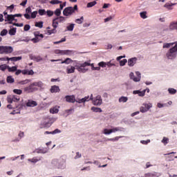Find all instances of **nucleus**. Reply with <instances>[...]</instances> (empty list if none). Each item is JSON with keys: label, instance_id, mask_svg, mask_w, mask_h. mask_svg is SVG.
Listing matches in <instances>:
<instances>
[{"label": "nucleus", "instance_id": "nucleus-1", "mask_svg": "<svg viewBox=\"0 0 177 177\" xmlns=\"http://www.w3.org/2000/svg\"><path fill=\"white\" fill-rule=\"evenodd\" d=\"M88 66H91L92 71H100V67H95L94 64H91V60L88 62H84V63L79 64L78 65H76V70L79 73H85L88 71V68H86Z\"/></svg>", "mask_w": 177, "mask_h": 177}, {"label": "nucleus", "instance_id": "nucleus-2", "mask_svg": "<svg viewBox=\"0 0 177 177\" xmlns=\"http://www.w3.org/2000/svg\"><path fill=\"white\" fill-rule=\"evenodd\" d=\"M51 169H64L66 168V160L62 159H53L50 165Z\"/></svg>", "mask_w": 177, "mask_h": 177}, {"label": "nucleus", "instance_id": "nucleus-3", "mask_svg": "<svg viewBox=\"0 0 177 177\" xmlns=\"http://www.w3.org/2000/svg\"><path fill=\"white\" fill-rule=\"evenodd\" d=\"M177 55V44L176 45L169 48V50L166 53V57L169 60H174V59L176 58Z\"/></svg>", "mask_w": 177, "mask_h": 177}, {"label": "nucleus", "instance_id": "nucleus-4", "mask_svg": "<svg viewBox=\"0 0 177 177\" xmlns=\"http://www.w3.org/2000/svg\"><path fill=\"white\" fill-rule=\"evenodd\" d=\"M78 6L77 5H75L74 7H67L65 8L63 11L64 16H66V17H68L71 16L75 12V10H77Z\"/></svg>", "mask_w": 177, "mask_h": 177}, {"label": "nucleus", "instance_id": "nucleus-5", "mask_svg": "<svg viewBox=\"0 0 177 177\" xmlns=\"http://www.w3.org/2000/svg\"><path fill=\"white\" fill-rule=\"evenodd\" d=\"M13 52V47L9 46H0V55H9Z\"/></svg>", "mask_w": 177, "mask_h": 177}, {"label": "nucleus", "instance_id": "nucleus-6", "mask_svg": "<svg viewBox=\"0 0 177 177\" xmlns=\"http://www.w3.org/2000/svg\"><path fill=\"white\" fill-rule=\"evenodd\" d=\"M57 120V118H51L50 119L47 118L44 120L42 124L44 125V128H49V127H50V125H52V124H53V122Z\"/></svg>", "mask_w": 177, "mask_h": 177}, {"label": "nucleus", "instance_id": "nucleus-7", "mask_svg": "<svg viewBox=\"0 0 177 177\" xmlns=\"http://www.w3.org/2000/svg\"><path fill=\"white\" fill-rule=\"evenodd\" d=\"M136 75H137V77H135V74L133 72L130 73L129 74L130 80H133L134 82H140L142 78V74L139 71H136Z\"/></svg>", "mask_w": 177, "mask_h": 177}, {"label": "nucleus", "instance_id": "nucleus-8", "mask_svg": "<svg viewBox=\"0 0 177 177\" xmlns=\"http://www.w3.org/2000/svg\"><path fill=\"white\" fill-rule=\"evenodd\" d=\"M153 107V104L151 103H148V104H143L142 106L140 108V111L141 113H147L149 109Z\"/></svg>", "mask_w": 177, "mask_h": 177}, {"label": "nucleus", "instance_id": "nucleus-9", "mask_svg": "<svg viewBox=\"0 0 177 177\" xmlns=\"http://www.w3.org/2000/svg\"><path fill=\"white\" fill-rule=\"evenodd\" d=\"M24 91L26 93H31L32 92H35V91H38V88L35 87L34 85H32V83L28 86L25 87Z\"/></svg>", "mask_w": 177, "mask_h": 177}, {"label": "nucleus", "instance_id": "nucleus-10", "mask_svg": "<svg viewBox=\"0 0 177 177\" xmlns=\"http://www.w3.org/2000/svg\"><path fill=\"white\" fill-rule=\"evenodd\" d=\"M103 103V100H102V96L97 95L93 100V104L94 106H102V104Z\"/></svg>", "mask_w": 177, "mask_h": 177}, {"label": "nucleus", "instance_id": "nucleus-11", "mask_svg": "<svg viewBox=\"0 0 177 177\" xmlns=\"http://www.w3.org/2000/svg\"><path fill=\"white\" fill-rule=\"evenodd\" d=\"M137 62L138 57H134L128 59L127 65L129 66V67H133V66H135V64H136Z\"/></svg>", "mask_w": 177, "mask_h": 177}, {"label": "nucleus", "instance_id": "nucleus-12", "mask_svg": "<svg viewBox=\"0 0 177 177\" xmlns=\"http://www.w3.org/2000/svg\"><path fill=\"white\" fill-rule=\"evenodd\" d=\"M65 99L68 103H75V95H66L65 97Z\"/></svg>", "mask_w": 177, "mask_h": 177}, {"label": "nucleus", "instance_id": "nucleus-13", "mask_svg": "<svg viewBox=\"0 0 177 177\" xmlns=\"http://www.w3.org/2000/svg\"><path fill=\"white\" fill-rule=\"evenodd\" d=\"M75 68H77V66H68L66 67V73L67 74H73V73H75Z\"/></svg>", "mask_w": 177, "mask_h": 177}, {"label": "nucleus", "instance_id": "nucleus-14", "mask_svg": "<svg viewBox=\"0 0 177 177\" xmlns=\"http://www.w3.org/2000/svg\"><path fill=\"white\" fill-rule=\"evenodd\" d=\"M26 106L27 107H35L36 106H38V103L32 100H28L26 102Z\"/></svg>", "mask_w": 177, "mask_h": 177}, {"label": "nucleus", "instance_id": "nucleus-15", "mask_svg": "<svg viewBox=\"0 0 177 177\" xmlns=\"http://www.w3.org/2000/svg\"><path fill=\"white\" fill-rule=\"evenodd\" d=\"M15 15H7L5 21H9V24H12V21H15Z\"/></svg>", "mask_w": 177, "mask_h": 177}, {"label": "nucleus", "instance_id": "nucleus-16", "mask_svg": "<svg viewBox=\"0 0 177 177\" xmlns=\"http://www.w3.org/2000/svg\"><path fill=\"white\" fill-rule=\"evenodd\" d=\"M51 93H57V92H60V88L59 86H52L50 89Z\"/></svg>", "mask_w": 177, "mask_h": 177}, {"label": "nucleus", "instance_id": "nucleus-17", "mask_svg": "<svg viewBox=\"0 0 177 177\" xmlns=\"http://www.w3.org/2000/svg\"><path fill=\"white\" fill-rule=\"evenodd\" d=\"M22 74L24 75H34V71L28 70V69H24V70H22Z\"/></svg>", "mask_w": 177, "mask_h": 177}, {"label": "nucleus", "instance_id": "nucleus-18", "mask_svg": "<svg viewBox=\"0 0 177 177\" xmlns=\"http://www.w3.org/2000/svg\"><path fill=\"white\" fill-rule=\"evenodd\" d=\"M124 131L123 127H113L111 129V133H115V132H122Z\"/></svg>", "mask_w": 177, "mask_h": 177}, {"label": "nucleus", "instance_id": "nucleus-19", "mask_svg": "<svg viewBox=\"0 0 177 177\" xmlns=\"http://www.w3.org/2000/svg\"><path fill=\"white\" fill-rule=\"evenodd\" d=\"M133 95H138V96L143 97L145 96L146 93V90H144L142 91H140L139 90L133 91Z\"/></svg>", "mask_w": 177, "mask_h": 177}, {"label": "nucleus", "instance_id": "nucleus-20", "mask_svg": "<svg viewBox=\"0 0 177 177\" xmlns=\"http://www.w3.org/2000/svg\"><path fill=\"white\" fill-rule=\"evenodd\" d=\"M160 174L157 172L147 173L145 175V177H159Z\"/></svg>", "mask_w": 177, "mask_h": 177}, {"label": "nucleus", "instance_id": "nucleus-21", "mask_svg": "<svg viewBox=\"0 0 177 177\" xmlns=\"http://www.w3.org/2000/svg\"><path fill=\"white\" fill-rule=\"evenodd\" d=\"M176 5V3H165L164 5V8H166L168 10H172L173 8L172 6H175Z\"/></svg>", "mask_w": 177, "mask_h": 177}, {"label": "nucleus", "instance_id": "nucleus-22", "mask_svg": "<svg viewBox=\"0 0 177 177\" xmlns=\"http://www.w3.org/2000/svg\"><path fill=\"white\" fill-rule=\"evenodd\" d=\"M54 53L56 55H59L60 56H63V55H66V50H59V49H57V50H54Z\"/></svg>", "mask_w": 177, "mask_h": 177}, {"label": "nucleus", "instance_id": "nucleus-23", "mask_svg": "<svg viewBox=\"0 0 177 177\" xmlns=\"http://www.w3.org/2000/svg\"><path fill=\"white\" fill-rule=\"evenodd\" d=\"M175 45V42L173 43H164L163 44V49H169L172 46Z\"/></svg>", "mask_w": 177, "mask_h": 177}, {"label": "nucleus", "instance_id": "nucleus-24", "mask_svg": "<svg viewBox=\"0 0 177 177\" xmlns=\"http://www.w3.org/2000/svg\"><path fill=\"white\" fill-rule=\"evenodd\" d=\"M74 62L71 58H66L64 61H61V64H71V63H73Z\"/></svg>", "mask_w": 177, "mask_h": 177}, {"label": "nucleus", "instance_id": "nucleus-25", "mask_svg": "<svg viewBox=\"0 0 177 177\" xmlns=\"http://www.w3.org/2000/svg\"><path fill=\"white\" fill-rule=\"evenodd\" d=\"M34 86H38V88H44V83L42 82H35L32 83Z\"/></svg>", "mask_w": 177, "mask_h": 177}, {"label": "nucleus", "instance_id": "nucleus-26", "mask_svg": "<svg viewBox=\"0 0 177 177\" xmlns=\"http://www.w3.org/2000/svg\"><path fill=\"white\" fill-rule=\"evenodd\" d=\"M41 159L37 158V157H34L33 158L28 159V161H29V162H32V164H37V162H38V161H39Z\"/></svg>", "mask_w": 177, "mask_h": 177}, {"label": "nucleus", "instance_id": "nucleus-27", "mask_svg": "<svg viewBox=\"0 0 177 177\" xmlns=\"http://www.w3.org/2000/svg\"><path fill=\"white\" fill-rule=\"evenodd\" d=\"M128 102V97L122 96L119 98V103H127Z\"/></svg>", "mask_w": 177, "mask_h": 177}, {"label": "nucleus", "instance_id": "nucleus-28", "mask_svg": "<svg viewBox=\"0 0 177 177\" xmlns=\"http://www.w3.org/2000/svg\"><path fill=\"white\" fill-rule=\"evenodd\" d=\"M50 113L51 114H57V113H59V109H57V106H55V107H53V108H51V109H50Z\"/></svg>", "mask_w": 177, "mask_h": 177}, {"label": "nucleus", "instance_id": "nucleus-29", "mask_svg": "<svg viewBox=\"0 0 177 177\" xmlns=\"http://www.w3.org/2000/svg\"><path fill=\"white\" fill-rule=\"evenodd\" d=\"M57 26H59V20L55 18L53 20V28H57Z\"/></svg>", "mask_w": 177, "mask_h": 177}, {"label": "nucleus", "instance_id": "nucleus-30", "mask_svg": "<svg viewBox=\"0 0 177 177\" xmlns=\"http://www.w3.org/2000/svg\"><path fill=\"white\" fill-rule=\"evenodd\" d=\"M8 71L9 73H15V71H17V66H8Z\"/></svg>", "mask_w": 177, "mask_h": 177}, {"label": "nucleus", "instance_id": "nucleus-31", "mask_svg": "<svg viewBox=\"0 0 177 177\" xmlns=\"http://www.w3.org/2000/svg\"><path fill=\"white\" fill-rule=\"evenodd\" d=\"M91 111L94 113H102V111H103L101 108H97L95 106L91 107Z\"/></svg>", "mask_w": 177, "mask_h": 177}, {"label": "nucleus", "instance_id": "nucleus-32", "mask_svg": "<svg viewBox=\"0 0 177 177\" xmlns=\"http://www.w3.org/2000/svg\"><path fill=\"white\" fill-rule=\"evenodd\" d=\"M57 19L58 20L59 23H64V21H66V20H67V17H57Z\"/></svg>", "mask_w": 177, "mask_h": 177}, {"label": "nucleus", "instance_id": "nucleus-33", "mask_svg": "<svg viewBox=\"0 0 177 177\" xmlns=\"http://www.w3.org/2000/svg\"><path fill=\"white\" fill-rule=\"evenodd\" d=\"M30 82V80H25L17 82L18 85H26Z\"/></svg>", "mask_w": 177, "mask_h": 177}, {"label": "nucleus", "instance_id": "nucleus-34", "mask_svg": "<svg viewBox=\"0 0 177 177\" xmlns=\"http://www.w3.org/2000/svg\"><path fill=\"white\" fill-rule=\"evenodd\" d=\"M161 142L163 143V145L165 146H167V145H168V142H169V138H168L167 137H163V138L161 140Z\"/></svg>", "mask_w": 177, "mask_h": 177}, {"label": "nucleus", "instance_id": "nucleus-35", "mask_svg": "<svg viewBox=\"0 0 177 177\" xmlns=\"http://www.w3.org/2000/svg\"><path fill=\"white\" fill-rule=\"evenodd\" d=\"M16 28H12L8 31L10 35H16Z\"/></svg>", "mask_w": 177, "mask_h": 177}, {"label": "nucleus", "instance_id": "nucleus-36", "mask_svg": "<svg viewBox=\"0 0 177 177\" xmlns=\"http://www.w3.org/2000/svg\"><path fill=\"white\" fill-rule=\"evenodd\" d=\"M65 55H66V56H73V55H74V51L71 50H65Z\"/></svg>", "mask_w": 177, "mask_h": 177}, {"label": "nucleus", "instance_id": "nucleus-37", "mask_svg": "<svg viewBox=\"0 0 177 177\" xmlns=\"http://www.w3.org/2000/svg\"><path fill=\"white\" fill-rule=\"evenodd\" d=\"M98 66L97 67H102V68H104L106 67V62H100L98 63Z\"/></svg>", "mask_w": 177, "mask_h": 177}, {"label": "nucleus", "instance_id": "nucleus-38", "mask_svg": "<svg viewBox=\"0 0 177 177\" xmlns=\"http://www.w3.org/2000/svg\"><path fill=\"white\" fill-rule=\"evenodd\" d=\"M140 16L142 19H147V12L144 11L140 12Z\"/></svg>", "mask_w": 177, "mask_h": 177}, {"label": "nucleus", "instance_id": "nucleus-39", "mask_svg": "<svg viewBox=\"0 0 177 177\" xmlns=\"http://www.w3.org/2000/svg\"><path fill=\"white\" fill-rule=\"evenodd\" d=\"M75 23L77 24H82L84 23V17H81L80 19H75Z\"/></svg>", "mask_w": 177, "mask_h": 177}, {"label": "nucleus", "instance_id": "nucleus-40", "mask_svg": "<svg viewBox=\"0 0 177 177\" xmlns=\"http://www.w3.org/2000/svg\"><path fill=\"white\" fill-rule=\"evenodd\" d=\"M7 82L8 84H13L15 82V79L12 77V76H8L7 77Z\"/></svg>", "mask_w": 177, "mask_h": 177}, {"label": "nucleus", "instance_id": "nucleus-41", "mask_svg": "<svg viewBox=\"0 0 177 177\" xmlns=\"http://www.w3.org/2000/svg\"><path fill=\"white\" fill-rule=\"evenodd\" d=\"M74 24H71L69 26L66 27L67 31H73L74 30Z\"/></svg>", "mask_w": 177, "mask_h": 177}, {"label": "nucleus", "instance_id": "nucleus-42", "mask_svg": "<svg viewBox=\"0 0 177 177\" xmlns=\"http://www.w3.org/2000/svg\"><path fill=\"white\" fill-rule=\"evenodd\" d=\"M21 57H11V62H19V60H21Z\"/></svg>", "mask_w": 177, "mask_h": 177}, {"label": "nucleus", "instance_id": "nucleus-43", "mask_svg": "<svg viewBox=\"0 0 177 177\" xmlns=\"http://www.w3.org/2000/svg\"><path fill=\"white\" fill-rule=\"evenodd\" d=\"M127 63H128V60L127 59H124L120 61V66H121L122 67V66H125V64H127Z\"/></svg>", "mask_w": 177, "mask_h": 177}, {"label": "nucleus", "instance_id": "nucleus-44", "mask_svg": "<svg viewBox=\"0 0 177 177\" xmlns=\"http://www.w3.org/2000/svg\"><path fill=\"white\" fill-rule=\"evenodd\" d=\"M168 92L170 93V95H175L176 93V89L173 88H168Z\"/></svg>", "mask_w": 177, "mask_h": 177}, {"label": "nucleus", "instance_id": "nucleus-45", "mask_svg": "<svg viewBox=\"0 0 177 177\" xmlns=\"http://www.w3.org/2000/svg\"><path fill=\"white\" fill-rule=\"evenodd\" d=\"M57 28H54L52 30H48V34H49V35H51V34H56V32H57V30H56Z\"/></svg>", "mask_w": 177, "mask_h": 177}, {"label": "nucleus", "instance_id": "nucleus-46", "mask_svg": "<svg viewBox=\"0 0 177 177\" xmlns=\"http://www.w3.org/2000/svg\"><path fill=\"white\" fill-rule=\"evenodd\" d=\"M96 3H97V2H96V1H91L87 4V8H92V7L95 6V5H96Z\"/></svg>", "mask_w": 177, "mask_h": 177}, {"label": "nucleus", "instance_id": "nucleus-47", "mask_svg": "<svg viewBox=\"0 0 177 177\" xmlns=\"http://www.w3.org/2000/svg\"><path fill=\"white\" fill-rule=\"evenodd\" d=\"M35 27H39V28H42L44 27V22H36L35 23Z\"/></svg>", "mask_w": 177, "mask_h": 177}, {"label": "nucleus", "instance_id": "nucleus-48", "mask_svg": "<svg viewBox=\"0 0 177 177\" xmlns=\"http://www.w3.org/2000/svg\"><path fill=\"white\" fill-rule=\"evenodd\" d=\"M55 16H60L62 15V10L60 8H57L54 12Z\"/></svg>", "mask_w": 177, "mask_h": 177}, {"label": "nucleus", "instance_id": "nucleus-49", "mask_svg": "<svg viewBox=\"0 0 177 177\" xmlns=\"http://www.w3.org/2000/svg\"><path fill=\"white\" fill-rule=\"evenodd\" d=\"M50 3H51V5H57L62 3V1L59 0H52L50 1Z\"/></svg>", "mask_w": 177, "mask_h": 177}, {"label": "nucleus", "instance_id": "nucleus-50", "mask_svg": "<svg viewBox=\"0 0 177 177\" xmlns=\"http://www.w3.org/2000/svg\"><path fill=\"white\" fill-rule=\"evenodd\" d=\"M102 133H104V135H110L111 134V129H104Z\"/></svg>", "mask_w": 177, "mask_h": 177}, {"label": "nucleus", "instance_id": "nucleus-51", "mask_svg": "<svg viewBox=\"0 0 177 177\" xmlns=\"http://www.w3.org/2000/svg\"><path fill=\"white\" fill-rule=\"evenodd\" d=\"M38 13L40 16H44V15H46V11L44 9H39Z\"/></svg>", "mask_w": 177, "mask_h": 177}, {"label": "nucleus", "instance_id": "nucleus-52", "mask_svg": "<svg viewBox=\"0 0 177 177\" xmlns=\"http://www.w3.org/2000/svg\"><path fill=\"white\" fill-rule=\"evenodd\" d=\"M157 106L158 109H162V107H168V105L167 104H161L160 102L157 104Z\"/></svg>", "mask_w": 177, "mask_h": 177}, {"label": "nucleus", "instance_id": "nucleus-53", "mask_svg": "<svg viewBox=\"0 0 177 177\" xmlns=\"http://www.w3.org/2000/svg\"><path fill=\"white\" fill-rule=\"evenodd\" d=\"M13 92L16 94V95H21V93H23V91H21V89H14Z\"/></svg>", "mask_w": 177, "mask_h": 177}, {"label": "nucleus", "instance_id": "nucleus-54", "mask_svg": "<svg viewBox=\"0 0 177 177\" xmlns=\"http://www.w3.org/2000/svg\"><path fill=\"white\" fill-rule=\"evenodd\" d=\"M37 153H41V154H45V153H48V150H44V149H38L37 151Z\"/></svg>", "mask_w": 177, "mask_h": 177}, {"label": "nucleus", "instance_id": "nucleus-55", "mask_svg": "<svg viewBox=\"0 0 177 177\" xmlns=\"http://www.w3.org/2000/svg\"><path fill=\"white\" fill-rule=\"evenodd\" d=\"M37 15H38L37 11H34L31 12V15H30L31 19H35V17H37Z\"/></svg>", "mask_w": 177, "mask_h": 177}, {"label": "nucleus", "instance_id": "nucleus-56", "mask_svg": "<svg viewBox=\"0 0 177 177\" xmlns=\"http://www.w3.org/2000/svg\"><path fill=\"white\" fill-rule=\"evenodd\" d=\"M6 68L8 69V66H6V64L0 65V70H1V71H5Z\"/></svg>", "mask_w": 177, "mask_h": 177}, {"label": "nucleus", "instance_id": "nucleus-57", "mask_svg": "<svg viewBox=\"0 0 177 177\" xmlns=\"http://www.w3.org/2000/svg\"><path fill=\"white\" fill-rule=\"evenodd\" d=\"M34 35H35V37H39H39H41V38H44V35H42V34L39 35V32H35Z\"/></svg>", "mask_w": 177, "mask_h": 177}, {"label": "nucleus", "instance_id": "nucleus-58", "mask_svg": "<svg viewBox=\"0 0 177 177\" xmlns=\"http://www.w3.org/2000/svg\"><path fill=\"white\" fill-rule=\"evenodd\" d=\"M6 34H8V30L3 29V30L1 32L0 35H1V37H5V35H6Z\"/></svg>", "mask_w": 177, "mask_h": 177}, {"label": "nucleus", "instance_id": "nucleus-59", "mask_svg": "<svg viewBox=\"0 0 177 177\" xmlns=\"http://www.w3.org/2000/svg\"><path fill=\"white\" fill-rule=\"evenodd\" d=\"M34 44H37V42H39L41 41V39L39 37H35L31 39Z\"/></svg>", "mask_w": 177, "mask_h": 177}, {"label": "nucleus", "instance_id": "nucleus-60", "mask_svg": "<svg viewBox=\"0 0 177 177\" xmlns=\"http://www.w3.org/2000/svg\"><path fill=\"white\" fill-rule=\"evenodd\" d=\"M75 102L76 103H79L80 104H81V103H85V102L84 101V98H77V100H75Z\"/></svg>", "mask_w": 177, "mask_h": 177}, {"label": "nucleus", "instance_id": "nucleus-61", "mask_svg": "<svg viewBox=\"0 0 177 177\" xmlns=\"http://www.w3.org/2000/svg\"><path fill=\"white\" fill-rule=\"evenodd\" d=\"M113 66H115V64L112 63L111 61H109L108 62H106V66L107 67H113Z\"/></svg>", "mask_w": 177, "mask_h": 177}, {"label": "nucleus", "instance_id": "nucleus-62", "mask_svg": "<svg viewBox=\"0 0 177 177\" xmlns=\"http://www.w3.org/2000/svg\"><path fill=\"white\" fill-rule=\"evenodd\" d=\"M11 97L12 99V102H19V100H20V98H17L16 95H12Z\"/></svg>", "mask_w": 177, "mask_h": 177}, {"label": "nucleus", "instance_id": "nucleus-63", "mask_svg": "<svg viewBox=\"0 0 177 177\" xmlns=\"http://www.w3.org/2000/svg\"><path fill=\"white\" fill-rule=\"evenodd\" d=\"M46 13H47V15L49 17H51V16H53V11H52V10H47V12H46Z\"/></svg>", "mask_w": 177, "mask_h": 177}, {"label": "nucleus", "instance_id": "nucleus-64", "mask_svg": "<svg viewBox=\"0 0 177 177\" xmlns=\"http://www.w3.org/2000/svg\"><path fill=\"white\" fill-rule=\"evenodd\" d=\"M30 28H31V26H30V25L26 24L24 26V31H28V30H30Z\"/></svg>", "mask_w": 177, "mask_h": 177}]
</instances>
